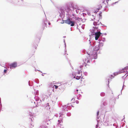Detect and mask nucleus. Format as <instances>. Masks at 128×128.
Instances as JSON below:
<instances>
[{
    "label": "nucleus",
    "instance_id": "nucleus-1",
    "mask_svg": "<svg viewBox=\"0 0 128 128\" xmlns=\"http://www.w3.org/2000/svg\"><path fill=\"white\" fill-rule=\"evenodd\" d=\"M100 48V44L93 47V51L91 52V54L93 56L94 59H96L97 58V51Z\"/></svg>",
    "mask_w": 128,
    "mask_h": 128
},
{
    "label": "nucleus",
    "instance_id": "nucleus-2",
    "mask_svg": "<svg viewBox=\"0 0 128 128\" xmlns=\"http://www.w3.org/2000/svg\"><path fill=\"white\" fill-rule=\"evenodd\" d=\"M64 22L70 25L71 26H73L74 25V22L72 21L70 19L68 18L67 20H64Z\"/></svg>",
    "mask_w": 128,
    "mask_h": 128
},
{
    "label": "nucleus",
    "instance_id": "nucleus-3",
    "mask_svg": "<svg viewBox=\"0 0 128 128\" xmlns=\"http://www.w3.org/2000/svg\"><path fill=\"white\" fill-rule=\"evenodd\" d=\"M58 125L56 127V128H62V122L60 120H58Z\"/></svg>",
    "mask_w": 128,
    "mask_h": 128
},
{
    "label": "nucleus",
    "instance_id": "nucleus-4",
    "mask_svg": "<svg viewBox=\"0 0 128 128\" xmlns=\"http://www.w3.org/2000/svg\"><path fill=\"white\" fill-rule=\"evenodd\" d=\"M101 33L100 32H96L95 34V38L96 40H97L100 35Z\"/></svg>",
    "mask_w": 128,
    "mask_h": 128
},
{
    "label": "nucleus",
    "instance_id": "nucleus-5",
    "mask_svg": "<svg viewBox=\"0 0 128 128\" xmlns=\"http://www.w3.org/2000/svg\"><path fill=\"white\" fill-rule=\"evenodd\" d=\"M17 66V63L16 62H14L12 64L10 65V68H15Z\"/></svg>",
    "mask_w": 128,
    "mask_h": 128
},
{
    "label": "nucleus",
    "instance_id": "nucleus-6",
    "mask_svg": "<svg viewBox=\"0 0 128 128\" xmlns=\"http://www.w3.org/2000/svg\"><path fill=\"white\" fill-rule=\"evenodd\" d=\"M126 70L125 68H124L122 70H120V71H119V73H122L124 72H125V70Z\"/></svg>",
    "mask_w": 128,
    "mask_h": 128
},
{
    "label": "nucleus",
    "instance_id": "nucleus-7",
    "mask_svg": "<svg viewBox=\"0 0 128 128\" xmlns=\"http://www.w3.org/2000/svg\"><path fill=\"white\" fill-rule=\"evenodd\" d=\"M80 78H81V79H82V77L81 78V76H76V78L77 80H79Z\"/></svg>",
    "mask_w": 128,
    "mask_h": 128
},
{
    "label": "nucleus",
    "instance_id": "nucleus-8",
    "mask_svg": "<svg viewBox=\"0 0 128 128\" xmlns=\"http://www.w3.org/2000/svg\"><path fill=\"white\" fill-rule=\"evenodd\" d=\"M120 73H119V71L118 72H115L114 73V74L115 75H116L118 74H120Z\"/></svg>",
    "mask_w": 128,
    "mask_h": 128
},
{
    "label": "nucleus",
    "instance_id": "nucleus-9",
    "mask_svg": "<svg viewBox=\"0 0 128 128\" xmlns=\"http://www.w3.org/2000/svg\"><path fill=\"white\" fill-rule=\"evenodd\" d=\"M126 70L128 73V66L125 67Z\"/></svg>",
    "mask_w": 128,
    "mask_h": 128
},
{
    "label": "nucleus",
    "instance_id": "nucleus-10",
    "mask_svg": "<svg viewBox=\"0 0 128 128\" xmlns=\"http://www.w3.org/2000/svg\"><path fill=\"white\" fill-rule=\"evenodd\" d=\"M54 86L55 87V88L56 89H57L58 87V86H56V85H54V86H53V87H54Z\"/></svg>",
    "mask_w": 128,
    "mask_h": 128
},
{
    "label": "nucleus",
    "instance_id": "nucleus-11",
    "mask_svg": "<svg viewBox=\"0 0 128 128\" xmlns=\"http://www.w3.org/2000/svg\"><path fill=\"white\" fill-rule=\"evenodd\" d=\"M99 9H100V8H97L98 10H97V11H96H96L94 12V13H96L97 12H98V10H99Z\"/></svg>",
    "mask_w": 128,
    "mask_h": 128
},
{
    "label": "nucleus",
    "instance_id": "nucleus-12",
    "mask_svg": "<svg viewBox=\"0 0 128 128\" xmlns=\"http://www.w3.org/2000/svg\"><path fill=\"white\" fill-rule=\"evenodd\" d=\"M108 0H104L102 2L103 3H104L105 2V1H106V2L107 3H108Z\"/></svg>",
    "mask_w": 128,
    "mask_h": 128
},
{
    "label": "nucleus",
    "instance_id": "nucleus-13",
    "mask_svg": "<svg viewBox=\"0 0 128 128\" xmlns=\"http://www.w3.org/2000/svg\"><path fill=\"white\" fill-rule=\"evenodd\" d=\"M102 12H101L99 14V15L100 16V17H102Z\"/></svg>",
    "mask_w": 128,
    "mask_h": 128
},
{
    "label": "nucleus",
    "instance_id": "nucleus-14",
    "mask_svg": "<svg viewBox=\"0 0 128 128\" xmlns=\"http://www.w3.org/2000/svg\"><path fill=\"white\" fill-rule=\"evenodd\" d=\"M96 23V22H94V25L95 26L97 25Z\"/></svg>",
    "mask_w": 128,
    "mask_h": 128
},
{
    "label": "nucleus",
    "instance_id": "nucleus-15",
    "mask_svg": "<svg viewBox=\"0 0 128 128\" xmlns=\"http://www.w3.org/2000/svg\"><path fill=\"white\" fill-rule=\"evenodd\" d=\"M7 71V70H4V72L5 73H6Z\"/></svg>",
    "mask_w": 128,
    "mask_h": 128
},
{
    "label": "nucleus",
    "instance_id": "nucleus-16",
    "mask_svg": "<svg viewBox=\"0 0 128 128\" xmlns=\"http://www.w3.org/2000/svg\"><path fill=\"white\" fill-rule=\"evenodd\" d=\"M83 66L82 65H81L80 66V68H82V67Z\"/></svg>",
    "mask_w": 128,
    "mask_h": 128
},
{
    "label": "nucleus",
    "instance_id": "nucleus-17",
    "mask_svg": "<svg viewBox=\"0 0 128 128\" xmlns=\"http://www.w3.org/2000/svg\"><path fill=\"white\" fill-rule=\"evenodd\" d=\"M99 111L98 112H97V115H98V114H99Z\"/></svg>",
    "mask_w": 128,
    "mask_h": 128
},
{
    "label": "nucleus",
    "instance_id": "nucleus-18",
    "mask_svg": "<svg viewBox=\"0 0 128 128\" xmlns=\"http://www.w3.org/2000/svg\"><path fill=\"white\" fill-rule=\"evenodd\" d=\"M111 78H113L114 77L113 76H112V75H111Z\"/></svg>",
    "mask_w": 128,
    "mask_h": 128
},
{
    "label": "nucleus",
    "instance_id": "nucleus-19",
    "mask_svg": "<svg viewBox=\"0 0 128 128\" xmlns=\"http://www.w3.org/2000/svg\"><path fill=\"white\" fill-rule=\"evenodd\" d=\"M80 73V71H79L78 72V74H79Z\"/></svg>",
    "mask_w": 128,
    "mask_h": 128
},
{
    "label": "nucleus",
    "instance_id": "nucleus-20",
    "mask_svg": "<svg viewBox=\"0 0 128 128\" xmlns=\"http://www.w3.org/2000/svg\"><path fill=\"white\" fill-rule=\"evenodd\" d=\"M48 24L49 25H50V22H49L48 23Z\"/></svg>",
    "mask_w": 128,
    "mask_h": 128
},
{
    "label": "nucleus",
    "instance_id": "nucleus-21",
    "mask_svg": "<svg viewBox=\"0 0 128 128\" xmlns=\"http://www.w3.org/2000/svg\"><path fill=\"white\" fill-rule=\"evenodd\" d=\"M98 125H96V128H98Z\"/></svg>",
    "mask_w": 128,
    "mask_h": 128
},
{
    "label": "nucleus",
    "instance_id": "nucleus-22",
    "mask_svg": "<svg viewBox=\"0 0 128 128\" xmlns=\"http://www.w3.org/2000/svg\"><path fill=\"white\" fill-rule=\"evenodd\" d=\"M84 65H85V66H86L85 63L84 62Z\"/></svg>",
    "mask_w": 128,
    "mask_h": 128
},
{
    "label": "nucleus",
    "instance_id": "nucleus-23",
    "mask_svg": "<svg viewBox=\"0 0 128 128\" xmlns=\"http://www.w3.org/2000/svg\"><path fill=\"white\" fill-rule=\"evenodd\" d=\"M79 18H78L77 19H79Z\"/></svg>",
    "mask_w": 128,
    "mask_h": 128
},
{
    "label": "nucleus",
    "instance_id": "nucleus-24",
    "mask_svg": "<svg viewBox=\"0 0 128 128\" xmlns=\"http://www.w3.org/2000/svg\"><path fill=\"white\" fill-rule=\"evenodd\" d=\"M76 91H78V90H77Z\"/></svg>",
    "mask_w": 128,
    "mask_h": 128
},
{
    "label": "nucleus",
    "instance_id": "nucleus-25",
    "mask_svg": "<svg viewBox=\"0 0 128 128\" xmlns=\"http://www.w3.org/2000/svg\"><path fill=\"white\" fill-rule=\"evenodd\" d=\"M74 78H75V76H74Z\"/></svg>",
    "mask_w": 128,
    "mask_h": 128
}]
</instances>
